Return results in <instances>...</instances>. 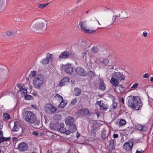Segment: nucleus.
Here are the masks:
<instances>
[{"label": "nucleus", "mask_w": 153, "mask_h": 153, "mask_svg": "<svg viewBox=\"0 0 153 153\" xmlns=\"http://www.w3.org/2000/svg\"><path fill=\"white\" fill-rule=\"evenodd\" d=\"M56 110V108L52 105V106L50 108V111L51 113L55 112Z\"/></svg>", "instance_id": "obj_41"}, {"label": "nucleus", "mask_w": 153, "mask_h": 153, "mask_svg": "<svg viewBox=\"0 0 153 153\" xmlns=\"http://www.w3.org/2000/svg\"><path fill=\"white\" fill-rule=\"evenodd\" d=\"M75 75H79L82 76H85L88 75L87 72L82 68L80 66H78L74 69Z\"/></svg>", "instance_id": "obj_7"}, {"label": "nucleus", "mask_w": 153, "mask_h": 153, "mask_svg": "<svg viewBox=\"0 0 153 153\" xmlns=\"http://www.w3.org/2000/svg\"><path fill=\"white\" fill-rule=\"evenodd\" d=\"M82 110L81 109L77 112L76 114L79 117H83L82 114Z\"/></svg>", "instance_id": "obj_40"}, {"label": "nucleus", "mask_w": 153, "mask_h": 153, "mask_svg": "<svg viewBox=\"0 0 153 153\" xmlns=\"http://www.w3.org/2000/svg\"><path fill=\"white\" fill-rule=\"evenodd\" d=\"M96 131L95 128L94 127H92L91 130V136H96Z\"/></svg>", "instance_id": "obj_38"}, {"label": "nucleus", "mask_w": 153, "mask_h": 153, "mask_svg": "<svg viewBox=\"0 0 153 153\" xmlns=\"http://www.w3.org/2000/svg\"><path fill=\"white\" fill-rule=\"evenodd\" d=\"M26 121L30 123H34L36 121V117L35 114L29 111H26L25 113Z\"/></svg>", "instance_id": "obj_4"}, {"label": "nucleus", "mask_w": 153, "mask_h": 153, "mask_svg": "<svg viewBox=\"0 0 153 153\" xmlns=\"http://www.w3.org/2000/svg\"><path fill=\"white\" fill-rule=\"evenodd\" d=\"M64 124L63 123H60L59 127L58 130L60 132L62 133H64L66 132V129L64 128Z\"/></svg>", "instance_id": "obj_22"}, {"label": "nucleus", "mask_w": 153, "mask_h": 153, "mask_svg": "<svg viewBox=\"0 0 153 153\" xmlns=\"http://www.w3.org/2000/svg\"><path fill=\"white\" fill-rule=\"evenodd\" d=\"M78 100L76 98H75L72 100L70 106H71V108L74 107V105L77 103Z\"/></svg>", "instance_id": "obj_26"}, {"label": "nucleus", "mask_w": 153, "mask_h": 153, "mask_svg": "<svg viewBox=\"0 0 153 153\" xmlns=\"http://www.w3.org/2000/svg\"><path fill=\"white\" fill-rule=\"evenodd\" d=\"M144 151L141 150V151H139L137 149L136 151V152L135 153H142Z\"/></svg>", "instance_id": "obj_61"}, {"label": "nucleus", "mask_w": 153, "mask_h": 153, "mask_svg": "<svg viewBox=\"0 0 153 153\" xmlns=\"http://www.w3.org/2000/svg\"><path fill=\"white\" fill-rule=\"evenodd\" d=\"M74 94L76 96L79 95L82 92L81 89L78 88H76L74 90Z\"/></svg>", "instance_id": "obj_25"}, {"label": "nucleus", "mask_w": 153, "mask_h": 153, "mask_svg": "<svg viewBox=\"0 0 153 153\" xmlns=\"http://www.w3.org/2000/svg\"><path fill=\"white\" fill-rule=\"evenodd\" d=\"M7 1L5 0H0V12L5 8L7 4Z\"/></svg>", "instance_id": "obj_17"}, {"label": "nucleus", "mask_w": 153, "mask_h": 153, "mask_svg": "<svg viewBox=\"0 0 153 153\" xmlns=\"http://www.w3.org/2000/svg\"><path fill=\"white\" fill-rule=\"evenodd\" d=\"M53 55L52 54H50L48 55H47L46 58L49 59H52L53 58Z\"/></svg>", "instance_id": "obj_50"}, {"label": "nucleus", "mask_w": 153, "mask_h": 153, "mask_svg": "<svg viewBox=\"0 0 153 153\" xmlns=\"http://www.w3.org/2000/svg\"><path fill=\"white\" fill-rule=\"evenodd\" d=\"M36 72L35 71H32L30 72V74L33 76H34L36 75Z\"/></svg>", "instance_id": "obj_55"}, {"label": "nucleus", "mask_w": 153, "mask_h": 153, "mask_svg": "<svg viewBox=\"0 0 153 153\" xmlns=\"http://www.w3.org/2000/svg\"><path fill=\"white\" fill-rule=\"evenodd\" d=\"M115 142L116 140L115 139L111 140L110 141L109 144L107 146L108 150L112 151L115 149L114 142L115 143Z\"/></svg>", "instance_id": "obj_16"}, {"label": "nucleus", "mask_w": 153, "mask_h": 153, "mask_svg": "<svg viewBox=\"0 0 153 153\" xmlns=\"http://www.w3.org/2000/svg\"><path fill=\"white\" fill-rule=\"evenodd\" d=\"M49 62V60L46 57L45 58L43 59H42V61L41 62L42 64H47Z\"/></svg>", "instance_id": "obj_35"}, {"label": "nucleus", "mask_w": 153, "mask_h": 153, "mask_svg": "<svg viewBox=\"0 0 153 153\" xmlns=\"http://www.w3.org/2000/svg\"><path fill=\"white\" fill-rule=\"evenodd\" d=\"M143 76L144 78H147L149 77V75L148 73H146L145 74L143 75Z\"/></svg>", "instance_id": "obj_52"}, {"label": "nucleus", "mask_w": 153, "mask_h": 153, "mask_svg": "<svg viewBox=\"0 0 153 153\" xmlns=\"http://www.w3.org/2000/svg\"><path fill=\"white\" fill-rule=\"evenodd\" d=\"M32 134L35 136H37L38 135L39 133L36 131H34L33 132Z\"/></svg>", "instance_id": "obj_56"}, {"label": "nucleus", "mask_w": 153, "mask_h": 153, "mask_svg": "<svg viewBox=\"0 0 153 153\" xmlns=\"http://www.w3.org/2000/svg\"><path fill=\"white\" fill-rule=\"evenodd\" d=\"M72 55V53L67 51L62 52L59 55V58L60 59H65L68 58V56H70Z\"/></svg>", "instance_id": "obj_14"}, {"label": "nucleus", "mask_w": 153, "mask_h": 153, "mask_svg": "<svg viewBox=\"0 0 153 153\" xmlns=\"http://www.w3.org/2000/svg\"><path fill=\"white\" fill-rule=\"evenodd\" d=\"M28 144L25 142H21L18 145L17 149L20 152H23L26 151L28 149Z\"/></svg>", "instance_id": "obj_8"}, {"label": "nucleus", "mask_w": 153, "mask_h": 153, "mask_svg": "<svg viewBox=\"0 0 153 153\" xmlns=\"http://www.w3.org/2000/svg\"><path fill=\"white\" fill-rule=\"evenodd\" d=\"M66 124L69 126L74 124V119L71 116H68L66 117L65 120Z\"/></svg>", "instance_id": "obj_15"}, {"label": "nucleus", "mask_w": 153, "mask_h": 153, "mask_svg": "<svg viewBox=\"0 0 153 153\" xmlns=\"http://www.w3.org/2000/svg\"><path fill=\"white\" fill-rule=\"evenodd\" d=\"M80 134L78 132H77L76 134V137L77 138H78L80 136Z\"/></svg>", "instance_id": "obj_63"}, {"label": "nucleus", "mask_w": 153, "mask_h": 153, "mask_svg": "<svg viewBox=\"0 0 153 153\" xmlns=\"http://www.w3.org/2000/svg\"><path fill=\"white\" fill-rule=\"evenodd\" d=\"M127 99L128 105L130 108L135 110L141 109L142 103L139 97L130 95L128 97Z\"/></svg>", "instance_id": "obj_1"}, {"label": "nucleus", "mask_w": 153, "mask_h": 153, "mask_svg": "<svg viewBox=\"0 0 153 153\" xmlns=\"http://www.w3.org/2000/svg\"><path fill=\"white\" fill-rule=\"evenodd\" d=\"M81 55L83 58H84V57H85L86 58V57L87 56V53L86 52L83 51L81 53Z\"/></svg>", "instance_id": "obj_49"}, {"label": "nucleus", "mask_w": 153, "mask_h": 153, "mask_svg": "<svg viewBox=\"0 0 153 153\" xmlns=\"http://www.w3.org/2000/svg\"><path fill=\"white\" fill-rule=\"evenodd\" d=\"M106 130L103 128L102 131V133L101 135V137L102 140H105L106 138L108 137V134H106Z\"/></svg>", "instance_id": "obj_23"}, {"label": "nucleus", "mask_w": 153, "mask_h": 153, "mask_svg": "<svg viewBox=\"0 0 153 153\" xmlns=\"http://www.w3.org/2000/svg\"><path fill=\"white\" fill-rule=\"evenodd\" d=\"M45 78L43 75L39 74L38 77L34 79L33 81V85L36 89H40L43 84Z\"/></svg>", "instance_id": "obj_3"}, {"label": "nucleus", "mask_w": 153, "mask_h": 153, "mask_svg": "<svg viewBox=\"0 0 153 153\" xmlns=\"http://www.w3.org/2000/svg\"><path fill=\"white\" fill-rule=\"evenodd\" d=\"M148 33L146 31H144L143 33V35L144 37H146L147 36Z\"/></svg>", "instance_id": "obj_58"}, {"label": "nucleus", "mask_w": 153, "mask_h": 153, "mask_svg": "<svg viewBox=\"0 0 153 153\" xmlns=\"http://www.w3.org/2000/svg\"><path fill=\"white\" fill-rule=\"evenodd\" d=\"M66 104L67 102H66V101L64 102L63 100H61L60 103L59 105V106L61 108H63L65 107Z\"/></svg>", "instance_id": "obj_36"}, {"label": "nucleus", "mask_w": 153, "mask_h": 153, "mask_svg": "<svg viewBox=\"0 0 153 153\" xmlns=\"http://www.w3.org/2000/svg\"><path fill=\"white\" fill-rule=\"evenodd\" d=\"M23 88L22 87H21L19 89V91H23Z\"/></svg>", "instance_id": "obj_64"}, {"label": "nucleus", "mask_w": 153, "mask_h": 153, "mask_svg": "<svg viewBox=\"0 0 153 153\" xmlns=\"http://www.w3.org/2000/svg\"><path fill=\"white\" fill-rule=\"evenodd\" d=\"M47 24L40 21H34L30 25V29L32 31L37 32L40 30H45Z\"/></svg>", "instance_id": "obj_2"}, {"label": "nucleus", "mask_w": 153, "mask_h": 153, "mask_svg": "<svg viewBox=\"0 0 153 153\" xmlns=\"http://www.w3.org/2000/svg\"><path fill=\"white\" fill-rule=\"evenodd\" d=\"M61 117V115L57 114H55L53 118L55 120H61L62 118Z\"/></svg>", "instance_id": "obj_32"}, {"label": "nucleus", "mask_w": 153, "mask_h": 153, "mask_svg": "<svg viewBox=\"0 0 153 153\" xmlns=\"http://www.w3.org/2000/svg\"><path fill=\"white\" fill-rule=\"evenodd\" d=\"M51 106H52V105L49 103L46 104L45 106V108L46 109L49 110H50Z\"/></svg>", "instance_id": "obj_47"}, {"label": "nucleus", "mask_w": 153, "mask_h": 153, "mask_svg": "<svg viewBox=\"0 0 153 153\" xmlns=\"http://www.w3.org/2000/svg\"><path fill=\"white\" fill-rule=\"evenodd\" d=\"M82 110V114L83 115V116H86L88 115L89 113V111L88 109L87 108H84L81 109Z\"/></svg>", "instance_id": "obj_28"}, {"label": "nucleus", "mask_w": 153, "mask_h": 153, "mask_svg": "<svg viewBox=\"0 0 153 153\" xmlns=\"http://www.w3.org/2000/svg\"><path fill=\"white\" fill-rule=\"evenodd\" d=\"M120 82V81H119V80L115 77H111L110 80V82L113 85V87H115L119 84L118 83Z\"/></svg>", "instance_id": "obj_21"}, {"label": "nucleus", "mask_w": 153, "mask_h": 153, "mask_svg": "<svg viewBox=\"0 0 153 153\" xmlns=\"http://www.w3.org/2000/svg\"><path fill=\"white\" fill-rule=\"evenodd\" d=\"M126 123V122L125 120L122 119L119 121V125L120 126H123L125 125Z\"/></svg>", "instance_id": "obj_39"}, {"label": "nucleus", "mask_w": 153, "mask_h": 153, "mask_svg": "<svg viewBox=\"0 0 153 153\" xmlns=\"http://www.w3.org/2000/svg\"><path fill=\"white\" fill-rule=\"evenodd\" d=\"M133 140H129L124 143L123 145V148L127 152L131 150L133 146Z\"/></svg>", "instance_id": "obj_9"}, {"label": "nucleus", "mask_w": 153, "mask_h": 153, "mask_svg": "<svg viewBox=\"0 0 153 153\" xmlns=\"http://www.w3.org/2000/svg\"><path fill=\"white\" fill-rule=\"evenodd\" d=\"M6 34L7 36H9L12 35V32L10 31H7L6 32Z\"/></svg>", "instance_id": "obj_51"}, {"label": "nucleus", "mask_w": 153, "mask_h": 153, "mask_svg": "<svg viewBox=\"0 0 153 153\" xmlns=\"http://www.w3.org/2000/svg\"><path fill=\"white\" fill-rule=\"evenodd\" d=\"M79 25L80 26L81 30L82 32L86 33L91 34L95 32L96 31V30H94V29L90 30L89 29H87L86 21H80L79 22Z\"/></svg>", "instance_id": "obj_5"}, {"label": "nucleus", "mask_w": 153, "mask_h": 153, "mask_svg": "<svg viewBox=\"0 0 153 153\" xmlns=\"http://www.w3.org/2000/svg\"><path fill=\"white\" fill-rule=\"evenodd\" d=\"M20 127L21 125L20 123L18 121H16L14 123V126L12 130L13 131H17Z\"/></svg>", "instance_id": "obj_20"}, {"label": "nucleus", "mask_w": 153, "mask_h": 153, "mask_svg": "<svg viewBox=\"0 0 153 153\" xmlns=\"http://www.w3.org/2000/svg\"><path fill=\"white\" fill-rule=\"evenodd\" d=\"M98 80L99 89L103 91H105L106 89V85L104 83V80L101 78H99Z\"/></svg>", "instance_id": "obj_13"}, {"label": "nucleus", "mask_w": 153, "mask_h": 153, "mask_svg": "<svg viewBox=\"0 0 153 153\" xmlns=\"http://www.w3.org/2000/svg\"><path fill=\"white\" fill-rule=\"evenodd\" d=\"M117 103L116 102H114L111 105V106H112V107L111 108V109H112L111 110H114L116 109L117 108Z\"/></svg>", "instance_id": "obj_37"}, {"label": "nucleus", "mask_w": 153, "mask_h": 153, "mask_svg": "<svg viewBox=\"0 0 153 153\" xmlns=\"http://www.w3.org/2000/svg\"><path fill=\"white\" fill-rule=\"evenodd\" d=\"M109 60L108 59H103L102 61V63L106 65L108 63Z\"/></svg>", "instance_id": "obj_46"}, {"label": "nucleus", "mask_w": 153, "mask_h": 153, "mask_svg": "<svg viewBox=\"0 0 153 153\" xmlns=\"http://www.w3.org/2000/svg\"><path fill=\"white\" fill-rule=\"evenodd\" d=\"M49 3L47 4H40L38 5V7L40 8H43L48 5Z\"/></svg>", "instance_id": "obj_42"}, {"label": "nucleus", "mask_w": 153, "mask_h": 153, "mask_svg": "<svg viewBox=\"0 0 153 153\" xmlns=\"http://www.w3.org/2000/svg\"><path fill=\"white\" fill-rule=\"evenodd\" d=\"M88 76L90 79H91L93 77H95L96 74L94 72L91 71H90L88 73Z\"/></svg>", "instance_id": "obj_30"}, {"label": "nucleus", "mask_w": 153, "mask_h": 153, "mask_svg": "<svg viewBox=\"0 0 153 153\" xmlns=\"http://www.w3.org/2000/svg\"><path fill=\"white\" fill-rule=\"evenodd\" d=\"M115 92L119 94L124 92L125 90V87L122 85L118 84L115 87H113Z\"/></svg>", "instance_id": "obj_10"}, {"label": "nucleus", "mask_w": 153, "mask_h": 153, "mask_svg": "<svg viewBox=\"0 0 153 153\" xmlns=\"http://www.w3.org/2000/svg\"><path fill=\"white\" fill-rule=\"evenodd\" d=\"M64 71L69 75H75L74 69L72 65L70 63H67L63 66Z\"/></svg>", "instance_id": "obj_6"}, {"label": "nucleus", "mask_w": 153, "mask_h": 153, "mask_svg": "<svg viewBox=\"0 0 153 153\" xmlns=\"http://www.w3.org/2000/svg\"><path fill=\"white\" fill-rule=\"evenodd\" d=\"M100 108H102L103 110H106L108 108L105 105L104 103H101V104L100 105Z\"/></svg>", "instance_id": "obj_44"}, {"label": "nucleus", "mask_w": 153, "mask_h": 153, "mask_svg": "<svg viewBox=\"0 0 153 153\" xmlns=\"http://www.w3.org/2000/svg\"><path fill=\"white\" fill-rule=\"evenodd\" d=\"M113 17H114V19H115V20L114 19V22H118L120 21V19H121L120 16V14H119L117 15H114L113 16Z\"/></svg>", "instance_id": "obj_33"}, {"label": "nucleus", "mask_w": 153, "mask_h": 153, "mask_svg": "<svg viewBox=\"0 0 153 153\" xmlns=\"http://www.w3.org/2000/svg\"><path fill=\"white\" fill-rule=\"evenodd\" d=\"M118 137V135L117 134H113V137L114 138H117Z\"/></svg>", "instance_id": "obj_57"}, {"label": "nucleus", "mask_w": 153, "mask_h": 153, "mask_svg": "<svg viewBox=\"0 0 153 153\" xmlns=\"http://www.w3.org/2000/svg\"><path fill=\"white\" fill-rule=\"evenodd\" d=\"M99 51V49L96 47L94 46L91 50V53L94 54H95L96 53H97Z\"/></svg>", "instance_id": "obj_31"}, {"label": "nucleus", "mask_w": 153, "mask_h": 153, "mask_svg": "<svg viewBox=\"0 0 153 153\" xmlns=\"http://www.w3.org/2000/svg\"><path fill=\"white\" fill-rule=\"evenodd\" d=\"M135 128L138 130L143 132H146L148 130V128L141 124L136 123L135 126Z\"/></svg>", "instance_id": "obj_12"}, {"label": "nucleus", "mask_w": 153, "mask_h": 153, "mask_svg": "<svg viewBox=\"0 0 153 153\" xmlns=\"http://www.w3.org/2000/svg\"><path fill=\"white\" fill-rule=\"evenodd\" d=\"M10 139V137H4L3 136L1 137L0 138V143L4 141L9 140Z\"/></svg>", "instance_id": "obj_29"}, {"label": "nucleus", "mask_w": 153, "mask_h": 153, "mask_svg": "<svg viewBox=\"0 0 153 153\" xmlns=\"http://www.w3.org/2000/svg\"><path fill=\"white\" fill-rule=\"evenodd\" d=\"M69 82V79L67 77L63 78L60 81L59 84V85L60 86H62L65 85L67 82Z\"/></svg>", "instance_id": "obj_18"}, {"label": "nucleus", "mask_w": 153, "mask_h": 153, "mask_svg": "<svg viewBox=\"0 0 153 153\" xmlns=\"http://www.w3.org/2000/svg\"><path fill=\"white\" fill-rule=\"evenodd\" d=\"M114 76L119 81H121V80H124L125 79V76L123 74V73H121L120 72H114L113 74Z\"/></svg>", "instance_id": "obj_11"}, {"label": "nucleus", "mask_w": 153, "mask_h": 153, "mask_svg": "<svg viewBox=\"0 0 153 153\" xmlns=\"http://www.w3.org/2000/svg\"><path fill=\"white\" fill-rule=\"evenodd\" d=\"M60 123L58 122L56 123H52L50 124V126L52 129L54 130H58L59 127Z\"/></svg>", "instance_id": "obj_19"}, {"label": "nucleus", "mask_w": 153, "mask_h": 153, "mask_svg": "<svg viewBox=\"0 0 153 153\" xmlns=\"http://www.w3.org/2000/svg\"><path fill=\"white\" fill-rule=\"evenodd\" d=\"M101 101H98L96 102V103L100 106V105L101 104Z\"/></svg>", "instance_id": "obj_62"}, {"label": "nucleus", "mask_w": 153, "mask_h": 153, "mask_svg": "<svg viewBox=\"0 0 153 153\" xmlns=\"http://www.w3.org/2000/svg\"><path fill=\"white\" fill-rule=\"evenodd\" d=\"M121 102H122L123 104H124V98L123 97L121 98Z\"/></svg>", "instance_id": "obj_60"}, {"label": "nucleus", "mask_w": 153, "mask_h": 153, "mask_svg": "<svg viewBox=\"0 0 153 153\" xmlns=\"http://www.w3.org/2000/svg\"><path fill=\"white\" fill-rule=\"evenodd\" d=\"M54 97L56 98H59V100H63V97L59 95V94H56Z\"/></svg>", "instance_id": "obj_48"}, {"label": "nucleus", "mask_w": 153, "mask_h": 153, "mask_svg": "<svg viewBox=\"0 0 153 153\" xmlns=\"http://www.w3.org/2000/svg\"><path fill=\"white\" fill-rule=\"evenodd\" d=\"M65 134L66 135H68V134H70L71 133H72V132L71 131V130H70L69 129V130H66V132H65Z\"/></svg>", "instance_id": "obj_54"}, {"label": "nucleus", "mask_w": 153, "mask_h": 153, "mask_svg": "<svg viewBox=\"0 0 153 153\" xmlns=\"http://www.w3.org/2000/svg\"><path fill=\"white\" fill-rule=\"evenodd\" d=\"M33 98V97L30 95H27L25 96V98L27 100H31Z\"/></svg>", "instance_id": "obj_45"}, {"label": "nucleus", "mask_w": 153, "mask_h": 153, "mask_svg": "<svg viewBox=\"0 0 153 153\" xmlns=\"http://www.w3.org/2000/svg\"><path fill=\"white\" fill-rule=\"evenodd\" d=\"M69 129L71 130L72 133L74 132L76 130V125L75 124H73L71 125H69Z\"/></svg>", "instance_id": "obj_24"}, {"label": "nucleus", "mask_w": 153, "mask_h": 153, "mask_svg": "<svg viewBox=\"0 0 153 153\" xmlns=\"http://www.w3.org/2000/svg\"><path fill=\"white\" fill-rule=\"evenodd\" d=\"M138 86V83H135L133 84V85L130 88V90H132L134 89L135 88H137Z\"/></svg>", "instance_id": "obj_43"}, {"label": "nucleus", "mask_w": 153, "mask_h": 153, "mask_svg": "<svg viewBox=\"0 0 153 153\" xmlns=\"http://www.w3.org/2000/svg\"><path fill=\"white\" fill-rule=\"evenodd\" d=\"M3 117L5 120H8L10 117V114L7 113H5L3 114Z\"/></svg>", "instance_id": "obj_34"}, {"label": "nucleus", "mask_w": 153, "mask_h": 153, "mask_svg": "<svg viewBox=\"0 0 153 153\" xmlns=\"http://www.w3.org/2000/svg\"><path fill=\"white\" fill-rule=\"evenodd\" d=\"M22 92L24 93V95L27 94V89H26L24 88L23 91H22Z\"/></svg>", "instance_id": "obj_53"}, {"label": "nucleus", "mask_w": 153, "mask_h": 153, "mask_svg": "<svg viewBox=\"0 0 153 153\" xmlns=\"http://www.w3.org/2000/svg\"><path fill=\"white\" fill-rule=\"evenodd\" d=\"M13 141L17 142L18 141V139L16 137H14L13 138Z\"/></svg>", "instance_id": "obj_59"}, {"label": "nucleus", "mask_w": 153, "mask_h": 153, "mask_svg": "<svg viewBox=\"0 0 153 153\" xmlns=\"http://www.w3.org/2000/svg\"><path fill=\"white\" fill-rule=\"evenodd\" d=\"M114 17H113L112 16V18L108 19L107 21V25L109 26L112 25L115 22L114 19L115 20V19H114Z\"/></svg>", "instance_id": "obj_27"}]
</instances>
